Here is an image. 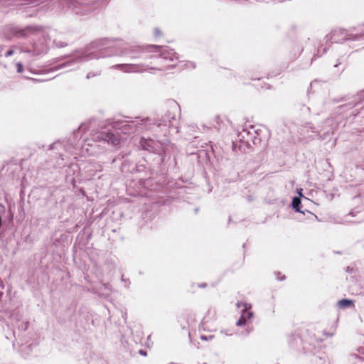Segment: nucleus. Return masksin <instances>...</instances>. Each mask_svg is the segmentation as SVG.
<instances>
[{
	"instance_id": "obj_1",
	"label": "nucleus",
	"mask_w": 364,
	"mask_h": 364,
	"mask_svg": "<svg viewBox=\"0 0 364 364\" xmlns=\"http://www.w3.org/2000/svg\"><path fill=\"white\" fill-rule=\"evenodd\" d=\"M200 331V338L202 341L212 340L214 338V335L212 333L217 331V325L215 321H212L210 317L205 316L201 323Z\"/></svg>"
},
{
	"instance_id": "obj_2",
	"label": "nucleus",
	"mask_w": 364,
	"mask_h": 364,
	"mask_svg": "<svg viewBox=\"0 0 364 364\" xmlns=\"http://www.w3.org/2000/svg\"><path fill=\"white\" fill-rule=\"evenodd\" d=\"M97 141H104L113 146H117L121 142V137L118 134L112 132H102L97 136Z\"/></svg>"
},
{
	"instance_id": "obj_3",
	"label": "nucleus",
	"mask_w": 364,
	"mask_h": 364,
	"mask_svg": "<svg viewBox=\"0 0 364 364\" xmlns=\"http://www.w3.org/2000/svg\"><path fill=\"white\" fill-rule=\"evenodd\" d=\"M149 47L153 48L154 52L159 51L161 56L165 60L169 59L171 61H174L178 58L177 53L173 50L164 48L157 46H149Z\"/></svg>"
},
{
	"instance_id": "obj_4",
	"label": "nucleus",
	"mask_w": 364,
	"mask_h": 364,
	"mask_svg": "<svg viewBox=\"0 0 364 364\" xmlns=\"http://www.w3.org/2000/svg\"><path fill=\"white\" fill-rule=\"evenodd\" d=\"M245 309L242 310V315L240 319L236 323V325L238 326L245 325L247 320L250 318L252 316V313L248 311V309H250V306H248L247 304H243Z\"/></svg>"
},
{
	"instance_id": "obj_5",
	"label": "nucleus",
	"mask_w": 364,
	"mask_h": 364,
	"mask_svg": "<svg viewBox=\"0 0 364 364\" xmlns=\"http://www.w3.org/2000/svg\"><path fill=\"white\" fill-rule=\"evenodd\" d=\"M345 32L343 31L339 30V31H335L331 36V39L334 43H340L343 41H345L347 39V38L343 37V38L340 39L338 37L340 36L344 35Z\"/></svg>"
},
{
	"instance_id": "obj_6",
	"label": "nucleus",
	"mask_w": 364,
	"mask_h": 364,
	"mask_svg": "<svg viewBox=\"0 0 364 364\" xmlns=\"http://www.w3.org/2000/svg\"><path fill=\"white\" fill-rule=\"evenodd\" d=\"M338 305L341 308H347L351 306H353V301L352 300L343 299L338 302Z\"/></svg>"
},
{
	"instance_id": "obj_7",
	"label": "nucleus",
	"mask_w": 364,
	"mask_h": 364,
	"mask_svg": "<svg viewBox=\"0 0 364 364\" xmlns=\"http://www.w3.org/2000/svg\"><path fill=\"white\" fill-rule=\"evenodd\" d=\"M300 205L301 200L299 198L294 197L292 200V206L297 212H301L300 210Z\"/></svg>"
},
{
	"instance_id": "obj_8",
	"label": "nucleus",
	"mask_w": 364,
	"mask_h": 364,
	"mask_svg": "<svg viewBox=\"0 0 364 364\" xmlns=\"http://www.w3.org/2000/svg\"><path fill=\"white\" fill-rule=\"evenodd\" d=\"M121 67H123L126 69H124V71H129V72H136L137 70V65H121Z\"/></svg>"
},
{
	"instance_id": "obj_9",
	"label": "nucleus",
	"mask_w": 364,
	"mask_h": 364,
	"mask_svg": "<svg viewBox=\"0 0 364 364\" xmlns=\"http://www.w3.org/2000/svg\"><path fill=\"white\" fill-rule=\"evenodd\" d=\"M210 363L212 364H224V361H223L219 357L213 356L210 358Z\"/></svg>"
},
{
	"instance_id": "obj_10",
	"label": "nucleus",
	"mask_w": 364,
	"mask_h": 364,
	"mask_svg": "<svg viewBox=\"0 0 364 364\" xmlns=\"http://www.w3.org/2000/svg\"><path fill=\"white\" fill-rule=\"evenodd\" d=\"M16 66L18 68V72L21 73L23 71V66H22L21 63H17Z\"/></svg>"
},
{
	"instance_id": "obj_11",
	"label": "nucleus",
	"mask_w": 364,
	"mask_h": 364,
	"mask_svg": "<svg viewBox=\"0 0 364 364\" xmlns=\"http://www.w3.org/2000/svg\"><path fill=\"white\" fill-rule=\"evenodd\" d=\"M14 54V50H8L6 54H5V56L6 57H9V56H11Z\"/></svg>"
},
{
	"instance_id": "obj_12",
	"label": "nucleus",
	"mask_w": 364,
	"mask_h": 364,
	"mask_svg": "<svg viewBox=\"0 0 364 364\" xmlns=\"http://www.w3.org/2000/svg\"><path fill=\"white\" fill-rule=\"evenodd\" d=\"M160 35H161V32L158 29H156L155 30V36H158Z\"/></svg>"
},
{
	"instance_id": "obj_13",
	"label": "nucleus",
	"mask_w": 364,
	"mask_h": 364,
	"mask_svg": "<svg viewBox=\"0 0 364 364\" xmlns=\"http://www.w3.org/2000/svg\"><path fill=\"white\" fill-rule=\"evenodd\" d=\"M139 353H140V354H141V355H146V352H145V351H144V350H141L139 351Z\"/></svg>"
}]
</instances>
